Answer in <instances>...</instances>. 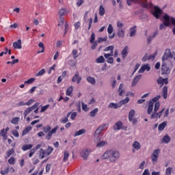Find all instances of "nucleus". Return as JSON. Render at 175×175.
Segmentation results:
<instances>
[{
  "instance_id": "nucleus-1",
  "label": "nucleus",
  "mask_w": 175,
  "mask_h": 175,
  "mask_svg": "<svg viewBox=\"0 0 175 175\" xmlns=\"http://www.w3.org/2000/svg\"><path fill=\"white\" fill-rule=\"evenodd\" d=\"M159 99H161V96H157L153 98L149 102L147 113L151 114V113H152L150 116L151 120H154L155 118H161L162 117V113H163V111H165V107H164L159 112H157V111H158V110H159V107L161 106L159 101H158V100H159ZM152 110H154L153 112H152Z\"/></svg>"
},
{
  "instance_id": "nucleus-2",
  "label": "nucleus",
  "mask_w": 175,
  "mask_h": 175,
  "mask_svg": "<svg viewBox=\"0 0 175 175\" xmlns=\"http://www.w3.org/2000/svg\"><path fill=\"white\" fill-rule=\"evenodd\" d=\"M162 62H167L170 68H173L175 64V52L170 49H166L162 57Z\"/></svg>"
},
{
  "instance_id": "nucleus-3",
  "label": "nucleus",
  "mask_w": 175,
  "mask_h": 175,
  "mask_svg": "<svg viewBox=\"0 0 175 175\" xmlns=\"http://www.w3.org/2000/svg\"><path fill=\"white\" fill-rule=\"evenodd\" d=\"M120 157L121 154L118 150H109L103 154V159H109V162L114 163L120 159Z\"/></svg>"
},
{
  "instance_id": "nucleus-4",
  "label": "nucleus",
  "mask_w": 175,
  "mask_h": 175,
  "mask_svg": "<svg viewBox=\"0 0 175 175\" xmlns=\"http://www.w3.org/2000/svg\"><path fill=\"white\" fill-rule=\"evenodd\" d=\"M132 3H139L142 8H146V9H152V3L148 4L143 0H127V5H129V6H131Z\"/></svg>"
},
{
  "instance_id": "nucleus-5",
  "label": "nucleus",
  "mask_w": 175,
  "mask_h": 175,
  "mask_svg": "<svg viewBox=\"0 0 175 175\" xmlns=\"http://www.w3.org/2000/svg\"><path fill=\"white\" fill-rule=\"evenodd\" d=\"M169 64L170 63L163 62V64L161 66V70L163 75H169L170 73V70H172V68H170V66H169Z\"/></svg>"
},
{
  "instance_id": "nucleus-6",
  "label": "nucleus",
  "mask_w": 175,
  "mask_h": 175,
  "mask_svg": "<svg viewBox=\"0 0 175 175\" xmlns=\"http://www.w3.org/2000/svg\"><path fill=\"white\" fill-rule=\"evenodd\" d=\"M163 23H161L159 26V29L161 31V29H165V28H166V27H169V25H170V23L169 22V15L167 14H165L163 16Z\"/></svg>"
},
{
  "instance_id": "nucleus-7",
  "label": "nucleus",
  "mask_w": 175,
  "mask_h": 175,
  "mask_svg": "<svg viewBox=\"0 0 175 175\" xmlns=\"http://www.w3.org/2000/svg\"><path fill=\"white\" fill-rule=\"evenodd\" d=\"M152 14H153L154 17H155V18H159L161 16H162V10L155 6L152 11Z\"/></svg>"
},
{
  "instance_id": "nucleus-8",
  "label": "nucleus",
  "mask_w": 175,
  "mask_h": 175,
  "mask_svg": "<svg viewBox=\"0 0 175 175\" xmlns=\"http://www.w3.org/2000/svg\"><path fill=\"white\" fill-rule=\"evenodd\" d=\"M159 152H160L159 149H156L154 150L153 153L152 154L151 159L153 163H155L157 161H158V157H159Z\"/></svg>"
},
{
  "instance_id": "nucleus-9",
  "label": "nucleus",
  "mask_w": 175,
  "mask_h": 175,
  "mask_svg": "<svg viewBox=\"0 0 175 175\" xmlns=\"http://www.w3.org/2000/svg\"><path fill=\"white\" fill-rule=\"evenodd\" d=\"M150 70H151V66H150V64H146L142 66V67L138 71V73H144L146 70V72H150Z\"/></svg>"
},
{
  "instance_id": "nucleus-10",
  "label": "nucleus",
  "mask_w": 175,
  "mask_h": 175,
  "mask_svg": "<svg viewBox=\"0 0 175 175\" xmlns=\"http://www.w3.org/2000/svg\"><path fill=\"white\" fill-rule=\"evenodd\" d=\"M38 106H39V103H36L34 105L27 108L24 112L25 117H27V116H28V114H29L31 111L35 110V109H36V107H38Z\"/></svg>"
},
{
  "instance_id": "nucleus-11",
  "label": "nucleus",
  "mask_w": 175,
  "mask_h": 175,
  "mask_svg": "<svg viewBox=\"0 0 175 175\" xmlns=\"http://www.w3.org/2000/svg\"><path fill=\"white\" fill-rule=\"evenodd\" d=\"M57 131H58V126H55L51 131L48 132L46 136V140H50L53 135H54V133H57Z\"/></svg>"
},
{
  "instance_id": "nucleus-12",
  "label": "nucleus",
  "mask_w": 175,
  "mask_h": 175,
  "mask_svg": "<svg viewBox=\"0 0 175 175\" xmlns=\"http://www.w3.org/2000/svg\"><path fill=\"white\" fill-rule=\"evenodd\" d=\"M9 127L3 129L0 132V136L3 137V140L5 141L8 139V132H9Z\"/></svg>"
},
{
  "instance_id": "nucleus-13",
  "label": "nucleus",
  "mask_w": 175,
  "mask_h": 175,
  "mask_svg": "<svg viewBox=\"0 0 175 175\" xmlns=\"http://www.w3.org/2000/svg\"><path fill=\"white\" fill-rule=\"evenodd\" d=\"M72 83H76L77 84H80V83L81 82V77L79 76V72H77L74 77L72 79Z\"/></svg>"
},
{
  "instance_id": "nucleus-14",
  "label": "nucleus",
  "mask_w": 175,
  "mask_h": 175,
  "mask_svg": "<svg viewBox=\"0 0 175 175\" xmlns=\"http://www.w3.org/2000/svg\"><path fill=\"white\" fill-rule=\"evenodd\" d=\"M14 49H18V50H21L23 49V45L21 44V39H18L16 42L13 43Z\"/></svg>"
},
{
  "instance_id": "nucleus-15",
  "label": "nucleus",
  "mask_w": 175,
  "mask_h": 175,
  "mask_svg": "<svg viewBox=\"0 0 175 175\" xmlns=\"http://www.w3.org/2000/svg\"><path fill=\"white\" fill-rule=\"evenodd\" d=\"M108 124H104L101 126H100L95 131L94 133H97L98 135H100V133H102L103 131H105V129H106V126H107Z\"/></svg>"
},
{
  "instance_id": "nucleus-16",
  "label": "nucleus",
  "mask_w": 175,
  "mask_h": 175,
  "mask_svg": "<svg viewBox=\"0 0 175 175\" xmlns=\"http://www.w3.org/2000/svg\"><path fill=\"white\" fill-rule=\"evenodd\" d=\"M81 155L82 158H83V159H87L88 158V155H90V150L88 149L83 150L81 153Z\"/></svg>"
},
{
  "instance_id": "nucleus-17",
  "label": "nucleus",
  "mask_w": 175,
  "mask_h": 175,
  "mask_svg": "<svg viewBox=\"0 0 175 175\" xmlns=\"http://www.w3.org/2000/svg\"><path fill=\"white\" fill-rule=\"evenodd\" d=\"M118 92L120 96H124V94H125V89H124V84L120 83L118 88Z\"/></svg>"
},
{
  "instance_id": "nucleus-18",
  "label": "nucleus",
  "mask_w": 175,
  "mask_h": 175,
  "mask_svg": "<svg viewBox=\"0 0 175 175\" xmlns=\"http://www.w3.org/2000/svg\"><path fill=\"white\" fill-rule=\"evenodd\" d=\"M122 125L123 124L122 123V122L118 121L113 126V131H120V129H122Z\"/></svg>"
},
{
  "instance_id": "nucleus-19",
  "label": "nucleus",
  "mask_w": 175,
  "mask_h": 175,
  "mask_svg": "<svg viewBox=\"0 0 175 175\" xmlns=\"http://www.w3.org/2000/svg\"><path fill=\"white\" fill-rule=\"evenodd\" d=\"M117 31L118 38H124L125 36V29H118Z\"/></svg>"
},
{
  "instance_id": "nucleus-20",
  "label": "nucleus",
  "mask_w": 175,
  "mask_h": 175,
  "mask_svg": "<svg viewBox=\"0 0 175 175\" xmlns=\"http://www.w3.org/2000/svg\"><path fill=\"white\" fill-rule=\"evenodd\" d=\"M140 79H142V75L136 76L134 78V79L131 83V87H135V85H136V84H137V83L139 82V80H140Z\"/></svg>"
},
{
  "instance_id": "nucleus-21",
  "label": "nucleus",
  "mask_w": 175,
  "mask_h": 175,
  "mask_svg": "<svg viewBox=\"0 0 175 175\" xmlns=\"http://www.w3.org/2000/svg\"><path fill=\"white\" fill-rule=\"evenodd\" d=\"M128 51H129V48L128 46H125L122 51V57L125 59L128 56Z\"/></svg>"
},
{
  "instance_id": "nucleus-22",
  "label": "nucleus",
  "mask_w": 175,
  "mask_h": 175,
  "mask_svg": "<svg viewBox=\"0 0 175 175\" xmlns=\"http://www.w3.org/2000/svg\"><path fill=\"white\" fill-rule=\"evenodd\" d=\"M74 87L73 86H70L66 92V95H67V96H72V94H73V90H74Z\"/></svg>"
},
{
  "instance_id": "nucleus-23",
  "label": "nucleus",
  "mask_w": 175,
  "mask_h": 175,
  "mask_svg": "<svg viewBox=\"0 0 175 175\" xmlns=\"http://www.w3.org/2000/svg\"><path fill=\"white\" fill-rule=\"evenodd\" d=\"M87 81L90 84H92V85H95V84H96V81L95 80V77H88Z\"/></svg>"
},
{
  "instance_id": "nucleus-24",
  "label": "nucleus",
  "mask_w": 175,
  "mask_h": 175,
  "mask_svg": "<svg viewBox=\"0 0 175 175\" xmlns=\"http://www.w3.org/2000/svg\"><path fill=\"white\" fill-rule=\"evenodd\" d=\"M133 147L134 150H136L137 151H139V150H140V148L142 146H140V143H139V142L135 141L133 144Z\"/></svg>"
},
{
  "instance_id": "nucleus-25",
  "label": "nucleus",
  "mask_w": 175,
  "mask_h": 175,
  "mask_svg": "<svg viewBox=\"0 0 175 175\" xmlns=\"http://www.w3.org/2000/svg\"><path fill=\"white\" fill-rule=\"evenodd\" d=\"M129 97H126L125 99H123L119 102V107H121L122 105H126V103H129Z\"/></svg>"
},
{
  "instance_id": "nucleus-26",
  "label": "nucleus",
  "mask_w": 175,
  "mask_h": 175,
  "mask_svg": "<svg viewBox=\"0 0 175 175\" xmlns=\"http://www.w3.org/2000/svg\"><path fill=\"white\" fill-rule=\"evenodd\" d=\"M162 143H165V144H169V143H170V137L167 135L164 136L162 139Z\"/></svg>"
},
{
  "instance_id": "nucleus-27",
  "label": "nucleus",
  "mask_w": 175,
  "mask_h": 175,
  "mask_svg": "<svg viewBox=\"0 0 175 175\" xmlns=\"http://www.w3.org/2000/svg\"><path fill=\"white\" fill-rule=\"evenodd\" d=\"M70 114H72V112H69L66 115V117L62 118L60 122H62V124H66V122H68V121H69V120L68 118H69V117L70 116Z\"/></svg>"
},
{
  "instance_id": "nucleus-28",
  "label": "nucleus",
  "mask_w": 175,
  "mask_h": 175,
  "mask_svg": "<svg viewBox=\"0 0 175 175\" xmlns=\"http://www.w3.org/2000/svg\"><path fill=\"white\" fill-rule=\"evenodd\" d=\"M38 154H39V159H43L44 158V156L46 155V151H44V150L41 148L38 151Z\"/></svg>"
},
{
  "instance_id": "nucleus-29",
  "label": "nucleus",
  "mask_w": 175,
  "mask_h": 175,
  "mask_svg": "<svg viewBox=\"0 0 175 175\" xmlns=\"http://www.w3.org/2000/svg\"><path fill=\"white\" fill-rule=\"evenodd\" d=\"M166 125H167V122H163L161 123L159 126H158V130L159 131H163L165 128H166Z\"/></svg>"
},
{
  "instance_id": "nucleus-30",
  "label": "nucleus",
  "mask_w": 175,
  "mask_h": 175,
  "mask_svg": "<svg viewBox=\"0 0 175 175\" xmlns=\"http://www.w3.org/2000/svg\"><path fill=\"white\" fill-rule=\"evenodd\" d=\"M68 159H69V152L68 150H65L64 152L63 162H68Z\"/></svg>"
},
{
  "instance_id": "nucleus-31",
  "label": "nucleus",
  "mask_w": 175,
  "mask_h": 175,
  "mask_svg": "<svg viewBox=\"0 0 175 175\" xmlns=\"http://www.w3.org/2000/svg\"><path fill=\"white\" fill-rule=\"evenodd\" d=\"M130 37L133 38L136 35V26L132 27L130 28Z\"/></svg>"
},
{
  "instance_id": "nucleus-32",
  "label": "nucleus",
  "mask_w": 175,
  "mask_h": 175,
  "mask_svg": "<svg viewBox=\"0 0 175 175\" xmlns=\"http://www.w3.org/2000/svg\"><path fill=\"white\" fill-rule=\"evenodd\" d=\"M32 147H33V144L23 145L22 146V150H23V151H27V150H31V148H32Z\"/></svg>"
},
{
  "instance_id": "nucleus-33",
  "label": "nucleus",
  "mask_w": 175,
  "mask_h": 175,
  "mask_svg": "<svg viewBox=\"0 0 175 175\" xmlns=\"http://www.w3.org/2000/svg\"><path fill=\"white\" fill-rule=\"evenodd\" d=\"M85 132H86L85 129H80L78 131L75 132V134L74 136H75V137H76V136H80L81 135H84V133H85Z\"/></svg>"
},
{
  "instance_id": "nucleus-34",
  "label": "nucleus",
  "mask_w": 175,
  "mask_h": 175,
  "mask_svg": "<svg viewBox=\"0 0 175 175\" xmlns=\"http://www.w3.org/2000/svg\"><path fill=\"white\" fill-rule=\"evenodd\" d=\"M94 141L95 142V143H98V142H100V134L94 133Z\"/></svg>"
},
{
  "instance_id": "nucleus-35",
  "label": "nucleus",
  "mask_w": 175,
  "mask_h": 175,
  "mask_svg": "<svg viewBox=\"0 0 175 175\" xmlns=\"http://www.w3.org/2000/svg\"><path fill=\"white\" fill-rule=\"evenodd\" d=\"M18 122H20V118L18 117L13 118L11 120V124H14V125H18Z\"/></svg>"
},
{
  "instance_id": "nucleus-36",
  "label": "nucleus",
  "mask_w": 175,
  "mask_h": 175,
  "mask_svg": "<svg viewBox=\"0 0 175 175\" xmlns=\"http://www.w3.org/2000/svg\"><path fill=\"white\" fill-rule=\"evenodd\" d=\"M156 55H157V53H155L154 54V55H150V57H148V56H147V55H145V56H144L142 61L144 62H146V61H147V59H154V58H155Z\"/></svg>"
},
{
  "instance_id": "nucleus-37",
  "label": "nucleus",
  "mask_w": 175,
  "mask_h": 175,
  "mask_svg": "<svg viewBox=\"0 0 175 175\" xmlns=\"http://www.w3.org/2000/svg\"><path fill=\"white\" fill-rule=\"evenodd\" d=\"M30 131H32L31 126H27L26 129H25L22 133V136H25L27 133H29Z\"/></svg>"
},
{
  "instance_id": "nucleus-38",
  "label": "nucleus",
  "mask_w": 175,
  "mask_h": 175,
  "mask_svg": "<svg viewBox=\"0 0 175 175\" xmlns=\"http://www.w3.org/2000/svg\"><path fill=\"white\" fill-rule=\"evenodd\" d=\"M118 107H120V105L114 103H110L108 105V109H117Z\"/></svg>"
},
{
  "instance_id": "nucleus-39",
  "label": "nucleus",
  "mask_w": 175,
  "mask_h": 175,
  "mask_svg": "<svg viewBox=\"0 0 175 175\" xmlns=\"http://www.w3.org/2000/svg\"><path fill=\"white\" fill-rule=\"evenodd\" d=\"M135 111L133 109H131L129 113V121H132V118L135 116Z\"/></svg>"
},
{
  "instance_id": "nucleus-40",
  "label": "nucleus",
  "mask_w": 175,
  "mask_h": 175,
  "mask_svg": "<svg viewBox=\"0 0 175 175\" xmlns=\"http://www.w3.org/2000/svg\"><path fill=\"white\" fill-rule=\"evenodd\" d=\"M13 154H14V148H12L6 152L5 159H8V158H9L10 155H13Z\"/></svg>"
},
{
  "instance_id": "nucleus-41",
  "label": "nucleus",
  "mask_w": 175,
  "mask_h": 175,
  "mask_svg": "<svg viewBox=\"0 0 175 175\" xmlns=\"http://www.w3.org/2000/svg\"><path fill=\"white\" fill-rule=\"evenodd\" d=\"M163 96L164 99L167 98V86H164L163 88Z\"/></svg>"
},
{
  "instance_id": "nucleus-42",
  "label": "nucleus",
  "mask_w": 175,
  "mask_h": 175,
  "mask_svg": "<svg viewBox=\"0 0 175 175\" xmlns=\"http://www.w3.org/2000/svg\"><path fill=\"white\" fill-rule=\"evenodd\" d=\"M96 64H103L105 62V57L103 56H100L96 59Z\"/></svg>"
},
{
  "instance_id": "nucleus-43",
  "label": "nucleus",
  "mask_w": 175,
  "mask_h": 175,
  "mask_svg": "<svg viewBox=\"0 0 175 175\" xmlns=\"http://www.w3.org/2000/svg\"><path fill=\"white\" fill-rule=\"evenodd\" d=\"M117 27L118 28V29H124V23L121 21H118Z\"/></svg>"
},
{
  "instance_id": "nucleus-44",
  "label": "nucleus",
  "mask_w": 175,
  "mask_h": 175,
  "mask_svg": "<svg viewBox=\"0 0 175 175\" xmlns=\"http://www.w3.org/2000/svg\"><path fill=\"white\" fill-rule=\"evenodd\" d=\"M172 172H173V168L171 167H168L165 169V175H172Z\"/></svg>"
},
{
  "instance_id": "nucleus-45",
  "label": "nucleus",
  "mask_w": 175,
  "mask_h": 175,
  "mask_svg": "<svg viewBox=\"0 0 175 175\" xmlns=\"http://www.w3.org/2000/svg\"><path fill=\"white\" fill-rule=\"evenodd\" d=\"M98 108H95L94 109H93L91 112H90V116L92 117H95L96 116V114H98Z\"/></svg>"
},
{
  "instance_id": "nucleus-46",
  "label": "nucleus",
  "mask_w": 175,
  "mask_h": 175,
  "mask_svg": "<svg viewBox=\"0 0 175 175\" xmlns=\"http://www.w3.org/2000/svg\"><path fill=\"white\" fill-rule=\"evenodd\" d=\"M99 14L100 16H105V8H103V5H100Z\"/></svg>"
},
{
  "instance_id": "nucleus-47",
  "label": "nucleus",
  "mask_w": 175,
  "mask_h": 175,
  "mask_svg": "<svg viewBox=\"0 0 175 175\" xmlns=\"http://www.w3.org/2000/svg\"><path fill=\"white\" fill-rule=\"evenodd\" d=\"M53 151H54V149L51 148V146H48V148L45 152L47 155H50Z\"/></svg>"
},
{
  "instance_id": "nucleus-48",
  "label": "nucleus",
  "mask_w": 175,
  "mask_h": 175,
  "mask_svg": "<svg viewBox=\"0 0 175 175\" xmlns=\"http://www.w3.org/2000/svg\"><path fill=\"white\" fill-rule=\"evenodd\" d=\"M51 130V127H50V126H45L43 127V131L44 132V133H48L49 132H50V131Z\"/></svg>"
},
{
  "instance_id": "nucleus-49",
  "label": "nucleus",
  "mask_w": 175,
  "mask_h": 175,
  "mask_svg": "<svg viewBox=\"0 0 175 175\" xmlns=\"http://www.w3.org/2000/svg\"><path fill=\"white\" fill-rule=\"evenodd\" d=\"M105 51H111V53H113L114 51V46H109L108 47H106L105 49Z\"/></svg>"
},
{
  "instance_id": "nucleus-50",
  "label": "nucleus",
  "mask_w": 175,
  "mask_h": 175,
  "mask_svg": "<svg viewBox=\"0 0 175 175\" xmlns=\"http://www.w3.org/2000/svg\"><path fill=\"white\" fill-rule=\"evenodd\" d=\"M105 145H106V142L104 141H101L96 144V147L102 148V147H105Z\"/></svg>"
},
{
  "instance_id": "nucleus-51",
  "label": "nucleus",
  "mask_w": 175,
  "mask_h": 175,
  "mask_svg": "<svg viewBox=\"0 0 175 175\" xmlns=\"http://www.w3.org/2000/svg\"><path fill=\"white\" fill-rule=\"evenodd\" d=\"M45 72H46V70L44 69H42L37 74H36V77H39V76H43V75H44Z\"/></svg>"
},
{
  "instance_id": "nucleus-52",
  "label": "nucleus",
  "mask_w": 175,
  "mask_h": 175,
  "mask_svg": "<svg viewBox=\"0 0 175 175\" xmlns=\"http://www.w3.org/2000/svg\"><path fill=\"white\" fill-rule=\"evenodd\" d=\"M77 53H79V51H77V49H73L72 50V55H73V58L74 59H76V58H77V57H79V55H77Z\"/></svg>"
},
{
  "instance_id": "nucleus-53",
  "label": "nucleus",
  "mask_w": 175,
  "mask_h": 175,
  "mask_svg": "<svg viewBox=\"0 0 175 175\" xmlns=\"http://www.w3.org/2000/svg\"><path fill=\"white\" fill-rule=\"evenodd\" d=\"M8 163H10V165H14L16 163V159L14 157H11L8 160Z\"/></svg>"
},
{
  "instance_id": "nucleus-54",
  "label": "nucleus",
  "mask_w": 175,
  "mask_h": 175,
  "mask_svg": "<svg viewBox=\"0 0 175 175\" xmlns=\"http://www.w3.org/2000/svg\"><path fill=\"white\" fill-rule=\"evenodd\" d=\"M107 32L109 35H111L113 33V26L111 25H109L107 28Z\"/></svg>"
},
{
  "instance_id": "nucleus-55",
  "label": "nucleus",
  "mask_w": 175,
  "mask_h": 175,
  "mask_svg": "<svg viewBox=\"0 0 175 175\" xmlns=\"http://www.w3.org/2000/svg\"><path fill=\"white\" fill-rule=\"evenodd\" d=\"M35 152H36V149H33V148L29 150V158H32V157H33V154H35Z\"/></svg>"
},
{
  "instance_id": "nucleus-56",
  "label": "nucleus",
  "mask_w": 175,
  "mask_h": 175,
  "mask_svg": "<svg viewBox=\"0 0 175 175\" xmlns=\"http://www.w3.org/2000/svg\"><path fill=\"white\" fill-rule=\"evenodd\" d=\"M66 10L64 8L60 9L59 12V17H62V16H64V14H65Z\"/></svg>"
},
{
  "instance_id": "nucleus-57",
  "label": "nucleus",
  "mask_w": 175,
  "mask_h": 175,
  "mask_svg": "<svg viewBox=\"0 0 175 175\" xmlns=\"http://www.w3.org/2000/svg\"><path fill=\"white\" fill-rule=\"evenodd\" d=\"M35 81V78H31L27 81H25V84H32Z\"/></svg>"
},
{
  "instance_id": "nucleus-58",
  "label": "nucleus",
  "mask_w": 175,
  "mask_h": 175,
  "mask_svg": "<svg viewBox=\"0 0 175 175\" xmlns=\"http://www.w3.org/2000/svg\"><path fill=\"white\" fill-rule=\"evenodd\" d=\"M81 106H82V110H83V111H88V107H87L86 104H85L84 103L82 102Z\"/></svg>"
},
{
  "instance_id": "nucleus-59",
  "label": "nucleus",
  "mask_w": 175,
  "mask_h": 175,
  "mask_svg": "<svg viewBox=\"0 0 175 175\" xmlns=\"http://www.w3.org/2000/svg\"><path fill=\"white\" fill-rule=\"evenodd\" d=\"M68 64L70 66H72V68H73L74 66H76L77 62L75 60H69Z\"/></svg>"
},
{
  "instance_id": "nucleus-60",
  "label": "nucleus",
  "mask_w": 175,
  "mask_h": 175,
  "mask_svg": "<svg viewBox=\"0 0 175 175\" xmlns=\"http://www.w3.org/2000/svg\"><path fill=\"white\" fill-rule=\"evenodd\" d=\"M64 21H65V19L64 18V17L61 16L59 21V24H58L59 27L64 25Z\"/></svg>"
},
{
  "instance_id": "nucleus-61",
  "label": "nucleus",
  "mask_w": 175,
  "mask_h": 175,
  "mask_svg": "<svg viewBox=\"0 0 175 175\" xmlns=\"http://www.w3.org/2000/svg\"><path fill=\"white\" fill-rule=\"evenodd\" d=\"M70 118H71V120H75V118H76V117H77V112H76V111H75V112H71V113H70Z\"/></svg>"
},
{
  "instance_id": "nucleus-62",
  "label": "nucleus",
  "mask_w": 175,
  "mask_h": 175,
  "mask_svg": "<svg viewBox=\"0 0 175 175\" xmlns=\"http://www.w3.org/2000/svg\"><path fill=\"white\" fill-rule=\"evenodd\" d=\"M94 40H95V33H92V35H91V37L90 39V43H94Z\"/></svg>"
},
{
  "instance_id": "nucleus-63",
  "label": "nucleus",
  "mask_w": 175,
  "mask_h": 175,
  "mask_svg": "<svg viewBox=\"0 0 175 175\" xmlns=\"http://www.w3.org/2000/svg\"><path fill=\"white\" fill-rule=\"evenodd\" d=\"M8 173H9V167H7L5 170L1 171V174L2 175L8 174Z\"/></svg>"
},
{
  "instance_id": "nucleus-64",
  "label": "nucleus",
  "mask_w": 175,
  "mask_h": 175,
  "mask_svg": "<svg viewBox=\"0 0 175 175\" xmlns=\"http://www.w3.org/2000/svg\"><path fill=\"white\" fill-rule=\"evenodd\" d=\"M169 23H172V25H175V18L174 17L169 16Z\"/></svg>"
}]
</instances>
